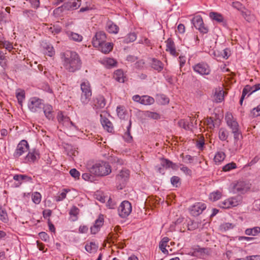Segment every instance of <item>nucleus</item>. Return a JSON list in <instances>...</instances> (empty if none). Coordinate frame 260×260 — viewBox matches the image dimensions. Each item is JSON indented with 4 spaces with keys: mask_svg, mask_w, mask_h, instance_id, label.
<instances>
[{
    "mask_svg": "<svg viewBox=\"0 0 260 260\" xmlns=\"http://www.w3.org/2000/svg\"><path fill=\"white\" fill-rule=\"evenodd\" d=\"M48 29V30L54 35L59 34L61 29L60 27L55 25H51Z\"/></svg>",
    "mask_w": 260,
    "mask_h": 260,
    "instance_id": "42",
    "label": "nucleus"
},
{
    "mask_svg": "<svg viewBox=\"0 0 260 260\" xmlns=\"http://www.w3.org/2000/svg\"><path fill=\"white\" fill-rule=\"evenodd\" d=\"M106 41V35L104 31H99L95 34V36L93 38L92 43L94 47H100L103 43H105Z\"/></svg>",
    "mask_w": 260,
    "mask_h": 260,
    "instance_id": "11",
    "label": "nucleus"
},
{
    "mask_svg": "<svg viewBox=\"0 0 260 260\" xmlns=\"http://www.w3.org/2000/svg\"><path fill=\"white\" fill-rule=\"evenodd\" d=\"M191 22L200 32L205 34L208 32V29L204 26L203 19L201 16L197 15L194 17L191 20Z\"/></svg>",
    "mask_w": 260,
    "mask_h": 260,
    "instance_id": "10",
    "label": "nucleus"
},
{
    "mask_svg": "<svg viewBox=\"0 0 260 260\" xmlns=\"http://www.w3.org/2000/svg\"><path fill=\"white\" fill-rule=\"evenodd\" d=\"M225 118L227 125L232 129V133L234 134L235 140L238 141L241 136L238 122L233 119V115L229 113L226 114Z\"/></svg>",
    "mask_w": 260,
    "mask_h": 260,
    "instance_id": "3",
    "label": "nucleus"
},
{
    "mask_svg": "<svg viewBox=\"0 0 260 260\" xmlns=\"http://www.w3.org/2000/svg\"><path fill=\"white\" fill-rule=\"evenodd\" d=\"M0 220L4 222H7L8 220L6 212L1 208H0Z\"/></svg>",
    "mask_w": 260,
    "mask_h": 260,
    "instance_id": "47",
    "label": "nucleus"
},
{
    "mask_svg": "<svg viewBox=\"0 0 260 260\" xmlns=\"http://www.w3.org/2000/svg\"><path fill=\"white\" fill-rule=\"evenodd\" d=\"M28 148L29 146L26 140H23L21 141L17 145L14 153V156L16 157H19L24 152H27L28 150Z\"/></svg>",
    "mask_w": 260,
    "mask_h": 260,
    "instance_id": "12",
    "label": "nucleus"
},
{
    "mask_svg": "<svg viewBox=\"0 0 260 260\" xmlns=\"http://www.w3.org/2000/svg\"><path fill=\"white\" fill-rule=\"evenodd\" d=\"M118 211L120 217L122 218L127 217L132 211L131 203L127 201H123L119 206Z\"/></svg>",
    "mask_w": 260,
    "mask_h": 260,
    "instance_id": "9",
    "label": "nucleus"
},
{
    "mask_svg": "<svg viewBox=\"0 0 260 260\" xmlns=\"http://www.w3.org/2000/svg\"><path fill=\"white\" fill-rule=\"evenodd\" d=\"M171 182L173 186L178 187L180 185V178L177 176H173L171 179Z\"/></svg>",
    "mask_w": 260,
    "mask_h": 260,
    "instance_id": "50",
    "label": "nucleus"
},
{
    "mask_svg": "<svg viewBox=\"0 0 260 260\" xmlns=\"http://www.w3.org/2000/svg\"><path fill=\"white\" fill-rule=\"evenodd\" d=\"M43 105L42 100L34 97L30 99L28 108L32 112H39L41 111Z\"/></svg>",
    "mask_w": 260,
    "mask_h": 260,
    "instance_id": "7",
    "label": "nucleus"
},
{
    "mask_svg": "<svg viewBox=\"0 0 260 260\" xmlns=\"http://www.w3.org/2000/svg\"><path fill=\"white\" fill-rule=\"evenodd\" d=\"M224 93L222 90H220L218 93L215 94V100L217 103L221 102L224 99Z\"/></svg>",
    "mask_w": 260,
    "mask_h": 260,
    "instance_id": "43",
    "label": "nucleus"
},
{
    "mask_svg": "<svg viewBox=\"0 0 260 260\" xmlns=\"http://www.w3.org/2000/svg\"><path fill=\"white\" fill-rule=\"evenodd\" d=\"M248 189V187L245 182L239 181L234 186V191L237 193H243L245 192Z\"/></svg>",
    "mask_w": 260,
    "mask_h": 260,
    "instance_id": "14",
    "label": "nucleus"
},
{
    "mask_svg": "<svg viewBox=\"0 0 260 260\" xmlns=\"http://www.w3.org/2000/svg\"><path fill=\"white\" fill-rule=\"evenodd\" d=\"M94 105L96 108H103L106 105V101L104 96H98L94 99Z\"/></svg>",
    "mask_w": 260,
    "mask_h": 260,
    "instance_id": "19",
    "label": "nucleus"
},
{
    "mask_svg": "<svg viewBox=\"0 0 260 260\" xmlns=\"http://www.w3.org/2000/svg\"><path fill=\"white\" fill-rule=\"evenodd\" d=\"M32 200L36 204L40 203L41 200V195L38 192H35L32 194Z\"/></svg>",
    "mask_w": 260,
    "mask_h": 260,
    "instance_id": "45",
    "label": "nucleus"
},
{
    "mask_svg": "<svg viewBox=\"0 0 260 260\" xmlns=\"http://www.w3.org/2000/svg\"><path fill=\"white\" fill-rule=\"evenodd\" d=\"M5 53L0 50V66L3 68L6 69L8 66V60Z\"/></svg>",
    "mask_w": 260,
    "mask_h": 260,
    "instance_id": "29",
    "label": "nucleus"
},
{
    "mask_svg": "<svg viewBox=\"0 0 260 260\" xmlns=\"http://www.w3.org/2000/svg\"><path fill=\"white\" fill-rule=\"evenodd\" d=\"M154 102V100L153 98L148 96H142L141 104L144 105H150L153 104Z\"/></svg>",
    "mask_w": 260,
    "mask_h": 260,
    "instance_id": "27",
    "label": "nucleus"
},
{
    "mask_svg": "<svg viewBox=\"0 0 260 260\" xmlns=\"http://www.w3.org/2000/svg\"><path fill=\"white\" fill-rule=\"evenodd\" d=\"M151 67L153 69L158 71L162 70L163 64L160 60L153 58L151 59Z\"/></svg>",
    "mask_w": 260,
    "mask_h": 260,
    "instance_id": "22",
    "label": "nucleus"
},
{
    "mask_svg": "<svg viewBox=\"0 0 260 260\" xmlns=\"http://www.w3.org/2000/svg\"><path fill=\"white\" fill-rule=\"evenodd\" d=\"M137 38L136 35L135 33H130L125 39L124 42L126 43L133 42L136 40Z\"/></svg>",
    "mask_w": 260,
    "mask_h": 260,
    "instance_id": "46",
    "label": "nucleus"
},
{
    "mask_svg": "<svg viewBox=\"0 0 260 260\" xmlns=\"http://www.w3.org/2000/svg\"><path fill=\"white\" fill-rule=\"evenodd\" d=\"M232 6L240 12L245 8L240 3L238 2H233L232 3Z\"/></svg>",
    "mask_w": 260,
    "mask_h": 260,
    "instance_id": "56",
    "label": "nucleus"
},
{
    "mask_svg": "<svg viewBox=\"0 0 260 260\" xmlns=\"http://www.w3.org/2000/svg\"><path fill=\"white\" fill-rule=\"evenodd\" d=\"M107 31L111 34H116L119 31V27L111 21H109L107 23Z\"/></svg>",
    "mask_w": 260,
    "mask_h": 260,
    "instance_id": "20",
    "label": "nucleus"
},
{
    "mask_svg": "<svg viewBox=\"0 0 260 260\" xmlns=\"http://www.w3.org/2000/svg\"><path fill=\"white\" fill-rule=\"evenodd\" d=\"M129 176V171L127 169H122L116 176V181L117 184V188L118 189H122L126 182L127 181Z\"/></svg>",
    "mask_w": 260,
    "mask_h": 260,
    "instance_id": "6",
    "label": "nucleus"
},
{
    "mask_svg": "<svg viewBox=\"0 0 260 260\" xmlns=\"http://www.w3.org/2000/svg\"><path fill=\"white\" fill-rule=\"evenodd\" d=\"M80 86L82 90L81 101L83 104H86L90 101L92 94L89 83L84 81L81 84Z\"/></svg>",
    "mask_w": 260,
    "mask_h": 260,
    "instance_id": "5",
    "label": "nucleus"
},
{
    "mask_svg": "<svg viewBox=\"0 0 260 260\" xmlns=\"http://www.w3.org/2000/svg\"><path fill=\"white\" fill-rule=\"evenodd\" d=\"M101 123L104 128L106 129L108 132H112L113 130L112 123L107 118L102 117Z\"/></svg>",
    "mask_w": 260,
    "mask_h": 260,
    "instance_id": "24",
    "label": "nucleus"
},
{
    "mask_svg": "<svg viewBox=\"0 0 260 260\" xmlns=\"http://www.w3.org/2000/svg\"><path fill=\"white\" fill-rule=\"evenodd\" d=\"M39 154L36 150H34L31 152H29L25 158V159L28 161H34L37 159V156Z\"/></svg>",
    "mask_w": 260,
    "mask_h": 260,
    "instance_id": "35",
    "label": "nucleus"
},
{
    "mask_svg": "<svg viewBox=\"0 0 260 260\" xmlns=\"http://www.w3.org/2000/svg\"><path fill=\"white\" fill-rule=\"evenodd\" d=\"M225 157V155L223 152H218L216 153L214 160L215 163H219L223 161Z\"/></svg>",
    "mask_w": 260,
    "mask_h": 260,
    "instance_id": "33",
    "label": "nucleus"
},
{
    "mask_svg": "<svg viewBox=\"0 0 260 260\" xmlns=\"http://www.w3.org/2000/svg\"><path fill=\"white\" fill-rule=\"evenodd\" d=\"M103 224V218L100 216L98 219L95 221L94 225L100 228Z\"/></svg>",
    "mask_w": 260,
    "mask_h": 260,
    "instance_id": "62",
    "label": "nucleus"
},
{
    "mask_svg": "<svg viewBox=\"0 0 260 260\" xmlns=\"http://www.w3.org/2000/svg\"><path fill=\"white\" fill-rule=\"evenodd\" d=\"M44 113L48 120H53L54 116L52 107L48 104L43 105V108Z\"/></svg>",
    "mask_w": 260,
    "mask_h": 260,
    "instance_id": "17",
    "label": "nucleus"
},
{
    "mask_svg": "<svg viewBox=\"0 0 260 260\" xmlns=\"http://www.w3.org/2000/svg\"><path fill=\"white\" fill-rule=\"evenodd\" d=\"M114 78L117 81L123 83L124 82L125 77L124 76L123 72L121 70H116L114 74Z\"/></svg>",
    "mask_w": 260,
    "mask_h": 260,
    "instance_id": "23",
    "label": "nucleus"
},
{
    "mask_svg": "<svg viewBox=\"0 0 260 260\" xmlns=\"http://www.w3.org/2000/svg\"><path fill=\"white\" fill-rule=\"evenodd\" d=\"M206 208V206L205 204L197 203L189 208V212L194 216H198L202 213Z\"/></svg>",
    "mask_w": 260,
    "mask_h": 260,
    "instance_id": "13",
    "label": "nucleus"
},
{
    "mask_svg": "<svg viewBox=\"0 0 260 260\" xmlns=\"http://www.w3.org/2000/svg\"><path fill=\"white\" fill-rule=\"evenodd\" d=\"M113 44L111 43H103L100 46V47H97L99 50H100L102 52L107 54L112 51L113 49Z\"/></svg>",
    "mask_w": 260,
    "mask_h": 260,
    "instance_id": "18",
    "label": "nucleus"
},
{
    "mask_svg": "<svg viewBox=\"0 0 260 260\" xmlns=\"http://www.w3.org/2000/svg\"><path fill=\"white\" fill-rule=\"evenodd\" d=\"M169 241V239L168 237H164L162 238L161 241L160 242L159 247L161 251L166 254L168 253V251L166 249V247L167 245V243Z\"/></svg>",
    "mask_w": 260,
    "mask_h": 260,
    "instance_id": "26",
    "label": "nucleus"
},
{
    "mask_svg": "<svg viewBox=\"0 0 260 260\" xmlns=\"http://www.w3.org/2000/svg\"><path fill=\"white\" fill-rule=\"evenodd\" d=\"M70 175L75 179H79L80 176L79 172L75 169H72L70 171Z\"/></svg>",
    "mask_w": 260,
    "mask_h": 260,
    "instance_id": "57",
    "label": "nucleus"
},
{
    "mask_svg": "<svg viewBox=\"0 0 260 260\" xmlns=\"http://www.w3.org/2000/svg\"><path fill=\"white\" fill-rule=\"evenodd\" d=\"M79 212V209L77 207H76L75 206H73L71 209L69 213L71 215L76 216L78 214Z\"/></svg>",
    "mask_w": 260,
    "mask_h": 260,
    "instance_id": "60",
    "label": "nucleus"
},
{
    "mask_svg": "<svg viewBox=\"0 0 260 260\" xmlns=\"http://www.w3.org/2000/svg\"><path fill=\"white\" fill-rule=\"evenodd\" d=\"M172 165V162L167 159H162L161 160V165L163 167L170 168Z\"/></svg>",
    "mask_w": 260,
    "mask_h": 260,
    "instance_id": "54",
    "label": "nucleus"
},
{
    "mask_svg": "<svg viewBox=\"0 0 260 260\" xmlns=\"http://www.w3.org/2000/svg\"><path fill=\"white\" fill-rule=\"evenodd\" d=\"M82 178L85 181H92L94 177L89 173H86L82 174Z\"/></svg>",
    "mask_w": 260,
    "mask_h": 260,
    "instance_id": "58",
    "label": "nucleus"
},
{
    "mask_svg": "<svg viewBox=\"0 0 260 260\" xmlns=\"http://www.w3.org/2000/svg\"><path fill=\"white\" fill-rule=\"evenodd\" d=\"M181 156L182 157L183 160L185 163H191L193 160V157L189 155H186L184 156L183 154H181Z\"/></svg>",
    "mask_w": 260,
    "mask_h": 260,
    "instance_id": "55",
    "label": "nucleus"
},
{
    "mask_svg": "<svg viewBox=\"0 0 260 260\" xmlns=\"http://www.w3.org/2000/svg\"><path fill=\"white\" fill-rule=\"evenodd\" d=\"M98 248V245H96L94 242H90L89 244H87L85 247L86 250L90 253L95 252Z\"/></svg>",
    "mask_w": 260,
    "mask_h": 260,
    "instance_id": "30",
    "label": "nucleus"
},
{
    "mask_svg": "<svg viewBox=\"0 0 260 260\" xmlns=\"http://www.w3.org/2000/svg\"><path fill=\"white\" fill-rule=\"evenodd\" d=\"M13 179L16 181L25 180L27 182H31L32 180L30 177L25 175H15L14 176Z\"/></svg>",
    "mask_w": 260,
    "mask_h": 260,
    "instance_id": "34",
    "label": "nucleus"
},
{
    "mask_svg": "<svg viewBox=\"0 0 260 260\" xmlns=\"http://www.w3.org/2000/svg\"><path fill=\"white\" fill-rule=\"evenodd\" d=\"M180 127L184 128L185 129H189V126L188 124H186L184 120H181L178 122Z\"/></svg>",
    "mask_w": 260,
    "mask_h": 260,
    "instance_id": "61",
    "label": "nucleus"
},
{
    "mask_svg": "<svg viewBox=\"0 0 260 260\" xmlns=\"http://www.w3.org/2000/svg\"><path fill=\"white\" fill-rule=\"evenodd\" d=\"M242 196L239 194L231 197L221 202L219 204V207L224 209L236 207L242 203Z\"/></svg>",
    "mask_w": 260,
    "mask_h": 260,
    "instance_id": "4",
    "label": "nucleus"
},
{
    "mask_svg": "<svg viewBox=\"0 0 260 260\" xmlns=\"http://www.w3.org/2000/svg\"><path fill=\"white\" fill-rule=\"evenodd\" d=\"M156 100L162 105L168 104L169 102V99L164 94L157 95Z\"/></svg>",
    "mask_w": 260,
    "mask_h": 260,
    "instance_id": "37",
    "label": "nucleus"
},
{
    "mask_svg": "<svg viewBox=\"0 0 260 260\" xmlns=\"http://www.w3.org/2000/svg\"><path fill=\"white\" fill-rule=\"evenodd\" d=\"M221 196V193L219 191H217L210 193V199L212 201H216L220 199Z\"/></svg>",
    "mask_w": 260,
    "mask_h": 260,
    "instance_id": "41",
    "label": "nucleus"
},
{
    "mask_svg": "<svg viewBox=\"0 0 260 260\" xmlns=\"http://www.w3.org/2000/svg\"><path fill=\"white\" fill-rule=\"evenodd\" d=\"M66 34L69 39L74 41L80 42L83 40V37L77 33H75L71 31H68Z\"/></svg>",
    "mask_w": 260,
    "mask_h": 260,
    "instance_id": "21",
    "label": "nucleus"
},
{
    "mask_svg": "<svg viewBox=\"0 0 260 260\" xmlns=\"http://www.w3.org/2000/svg\"><path fill=\"white\" fill-rule=\"evenodd\" d=\"M61 58L64 68L69 72H74L80 68L81 61L76 52L67 51L61 54Z\"/></svg>",
    "mask_w": 260,
    "mask_h": 260,
    "instance_id": "1",
    "label": "nucleus"
},
{
    "mask_svg": "<svg viewBox=\"0 0 260 260\" xmlns=\"http://www.w3.org/2000/svg\"><path fill=\"white\" fill-rule=\"evenodd\" d=\"M16 97L18 100V103L22 106L23 100L25 98V93L24 90L18 89L16 92Z\"/></svg>",
    "mask_w": 260,
    "mask_h": 260,
    "instance_id": "32",
    "label": "nucleus"
},
{
    "mask_svg": "<svg viewBox=\"0 0 260 260\" xmlns=\"http://www.w3.org/2000/svg\"><path fill=\"white\" fill-rule=\"evenodd\" d=\"M252 86H251L250 85H246L243 90L242 94H244V95H246L248 92H250V95L253 92H254V91H252Z\"/></svg>",
    "mask_w": 260,
    "mask_h": 260,
    "instance_id": "51",
    "label": "nucleus"
},
{
    "mask_svg": "<svg viewBox=\"0 0 260 260\" xmlns=\"http://www.w3.org/2000/svg\"><path fill=\"white\" fill-rule=\"evenodd\" d=\"M194 72L201 75H208L210 74V68L209 65L204 62H199L192 67Z\"/></svg>",
    "mask_w": 260,
    "mask_h": 260,
    "instance_id": "8",
    "label": "nucleus"
},
{
    "mask_svg": "<svg viewBox=\"0 0 260 260\" xmlns=\"http://www.w3.org/2000/svg\"><path fill=\"white\" fill-rule=\"evenodd\" d=\"M44 48L46 49L48 51L46 52L47 54L49 56H52L54 54V51L53 47L52 46L46 45V46H44Z\"/></svg>",
    "mask_w": 260,
    "mask_h": 260,
    "instance_id": "53",
    "label": "nucleus"
},
{
    "mask_svg": "<svg viewBox=\"0 0 260 260\" xmlns=\"http://www.w3.org/2000/svg\"><path fill=\"white\" fill-rule=\"evenodd\" d=\"M236 168V164L233 162L229 163L225 165L223 168L222 170L223 171H230L231 169H235Z\"/></svg>",
    "mask_w": 260,
    "mask_h": 260,
    "instance_id": "48",
    "label": "nucleus"
},
{
    "mask_svg": "<svg viewBox=\"0 0 260 260\" xmlns=\"http://www.w3.org/2000/svg\"><path fill=\"white\" fill-rule=\"evenodd\" d=\"M260 233V227L256 226L253 228L247 229L245 231V234L248 236H257Z\"/></svg>",
    "mask_w": 260,
    "mask_h": 260,
    "instance_id": "25",
    "label": "nucleus"
},
{
    "mask_svg": "<svg viewBox=\"0 0 260 260\" xmlns=\"http://www.w3.org/2000/svg\"><path fill=\"white\" fill-rule=\"evenodd\" d=\"M0 46L1 48H5L9 51H11L13 47L12 44L7 41L0 40Z\"/></svg>",
    "mask_w": 260,
    "mask_h": 260,
    "instance_id": "31",
    "label": "nucleus"
},
{
    "mask_svg": "<svg viewBox=\"0 0 260 260\" xmlns=\"http://www.w3.org/2000/svg\"><path fill=\"white\" fill-rule=\"evenodd\" d=\"M89 171L98 176H105L111 172V167L108 162L99 161L92 165L89 169Z\"/></svg>",
    "mask_w": 260,
    "mask_h": 260,
    "instance_id": "2",
    "label": "nucleus"
},
{
    "mask_svg": "<svg viewBox=\"0 0 260 260\" xmlns=\"http://www.w3.org/2000/svg\"><path fill=\"white\" fill-rule=\"evenodd\" d=\"M40 238L45 241H47L49 239V236L45 232H41L39 234Z\"/></svg>",
    "mask_w": 260,
    "mask_h": 260,
    "instance_id": "64",
    "label": "nucleus"
},
{
    "mask_svg": "<svg viewBox=\"0 0 260 260\" xmlns=\"http://www.w3.org/2000/svg\"><path fill=\"white\" fill-rule=\"evenodd\" d=\"M116 111L117 115L120 119L125 118V111L123 106H118Z\"/></svg>",
    "mask_w": 260,
    "mask_h": 260,
    "instance_id": "40",
    "label": "nucleus"
},
{
    "mask_svg": "<svg viewBox=\"0 0 260 260\" xmlns=\"http://www.w3.org/2000/svg\"><path fill=\"white\" fill-rule=\"evenodd\" d=\"M166 44V51L170 52L171 54L174 56H178V53L176 51L175 46L173 41L171 38H169L167 40Z\"/></svg>",
    "mask_w": 260,
    "mask_h": 260,
    "instance_id": "15",
    "label": "nucleus"
},
{
    "mask_svg": "<svg viewBox=\"0 0 260 260\" xmlns=\"http://www.w3.org/2000/svg\"><path fill=\"white\" fill-rule=\"evenodd\" d=\"M242 15L244 17V18L248 21H250L252 19V16L250 15V12L244 8L241 11Z\"/></svg>",
    "mask_w": 260,
    "mask_h": 260,
    "instance_id": "39",
    "label": "nucleus"
},
{
    "mask_svg": "<svg viewBox=\"0 0 260 260\" xmlns=\"http://www.w3.org/2000/svg\"><path fill=\"white\" fill-rule=\"evenodd\" d=\"M182 167L180 168V170L183 172L185 173L186 175H191V173H192L191 170L190 169H189L188 168H187V167H185L183 165H182Z\"/></svg>",
    "mask_w": 260,
    "mask_h": 260,
    "instance_id": "63",
    "label": "nucleus"
},
{
    "mask_svg": "<svg viewBox=\"0 0 260 260\" xmlns=\"http://www.w3.org/2000/svg\"><path fill=\"white\" fill-rule=\"evenodd\" d=\"M131 121H129V124L127 128V131L125 133L124 135V138L125 139V141L127 142H131L133 139L132 136H131L130 134V129L131 127Z\"/></svg>",
    "mask_w": 260,
    "mask_h": 260,
    "instance_id": "38",
    "label": "nucleus"
},
{
    "mask_svg": "<svg viewBox=\"0 0 260 260\" xmlns=\"http://www.w3.org/2000/svg\"><path fill=\"white\" fill-rule=\"evenodd\" d=\"M106 62L107 65L110 67H114L117 63L116 60H115L113 58H107L106 60Z\"/></svg>",
    "mask_w": 260,
    "mask_h": 260,
    "instance_id": "59",
    "label": "nucleus"
},
{
    "mask_svg": "<svg viewBox=\"0 0 260 260\" xmlns=\"http://www.w3.org/2000/svg\"><path fill=\"white\" fill-rule=\"evenodd\" d=\"M234 225L230 223H224L220 225V229L221 230L227 231L230 229H233Z\"/></svg>",
    "mask_w": 260,
    "mask_h": 260,
    "instance_id": "52",
    "label": "nucleus"
},
{
    "mask_svg": "<svg viewBox=\"0 0 260 260\" xmlns=\"http://www.w3.org/2000/svg\"><path fill=\"white\" fill-rule=\"evenodd\" d=\"M206 123L208 127L210 129H213L215 127L214 120L212 117H208L206 120Z\"/></svg>",
    "mask_w": 260,
    "mask_h": 260,
    "instance_id": "49",
    "label": "nucleus"
},
{
    "mask_svg": "<svg viewBox=\"0 0 260 260\" xmlns=\"http://www.w3.org/2000/svg\"><path fill=\"white\" fill-rule=\"evenodd\" d=\"M209 16L212 19L215 20L218 22H222L223 20L222 16L216 12H211Z\"/></svg>",
    "mask_w": 260,
    "mask_h": 260,
    "instance_id": "36",
    "label": "nucleus"
},
{
    "mask_svg": "<svg viewBox=\"0 0 260 260\" xmlns=\"http://www.w3.org/2000/svg\"><path fill=\"white\" fill-rule=\"evenodd\" d=\"M229 135L228 131L225 128H221L219 131L218 136L221 141H225L228 139Z\"/></svg>",
    "mask_w": 260,
    "mask_h": 260,
    "instance_id": "28",
    "label": "nucleus"
},
{
    "mask_svg": "<svg viewBox=\"0 0 260 260\" xmlns=\"http://www.w3.org/2000/svg\"><path fill=\"white\" fill-rule=\"evenodd\" d=\"M200 224L198 221H190V222L188 223V230L189 231L194 230L199 228Z\"/></svg>",
    "mask_w": 260,
    "mask_h": 260,
    "instance_id": "44",
    "label": "nucleus"
},
{
    "mask_svg": "<svg viewBox=\"0 0 260 260\" xmlns=\"http://www.w3.org/2000/svg\"><path fill=\"white\" fill-rule=\"evenodd\" d=\"M81 6V0H73L63 5V7L67 10H76Z\"/></svg>",
    "mask_w": 260,
    "mask_h": 260,
    "instance_id": "16",
    "label": "nucleus"
}]
</instances>
